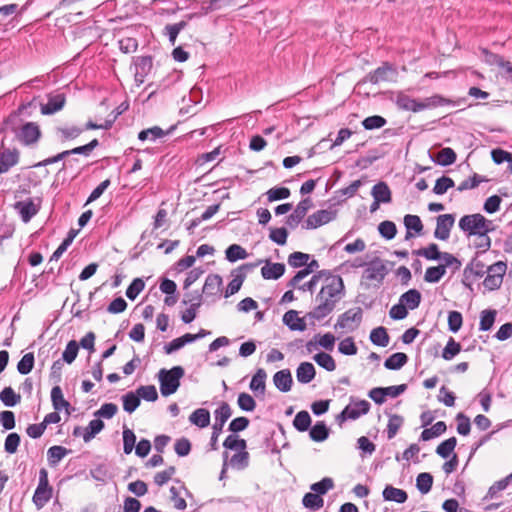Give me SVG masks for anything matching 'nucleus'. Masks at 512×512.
Masks as SVG:
<instances>
[{
  "instance_id": "1",
  "label": "nucleus",
  "mask_w": 512,
  "mask_h": 512,
  "mask_svg": "<svg viewBox=\"0 0 512 512\" xmlns=\"http://www.w3.org/2000/svg\"><path fill=\"white\" fill-rule=\"evenodd\" d=\"M458 226L468 237L490 233L494 230L493 222L480 213L464 215L460 218Z\"/></svg>"
},
{
  "instance_id": "2",
  "label": "nucleus",
  "mask_w": 512,
  "mask_h": 512,
  "mask_svg": "<svg viewBox=\"0 0 512 512\" xmlns=\"http://www.w3.org/2000/svg\"><path fill=\"white\" fill-rule=\"evenodd\" d=\"M231 415L232 410L227 402H222L215 410V423L212 427V435L210 439V447L212 450L218 449V437L221 434L226 421L231 417Z\"/></svg>"
},
{
  "instance_id": "3",
  "label": "nucleus",
  "mask_w": 512,
  "mask_h": 512,
  "mask_svg": "<svg viewBox=\"0 0 512 512\" xmlns=\"http://www.w3.org/2000/svg\"><path fill=\"white\" fill-rule=\"evenodd\" d=\"M53 488L49 484L48 471L45 468L39 470V482L33 495V503L37 508H42L52 498Z\"/></svg>"
},
{
  "instance_id": "4",
  "label": "nucleus",
  "mask_w": 512,
  "mask_h": 512,
  "mask_svg": "<svg viewBox=\"0 0 512 512\" xmlns=\"http://www.w3.org/2000/svg\"><path fill=\"white\" fill-rule=\"evenodd\" d=\"M261 262L262 261H259L258 263H244L236 269H233L231 272L233 279L227 285L225 297L228 298L237 293L245 281L247 273L256 268Z\"/></svg>"
},
{
  "instance_id": "5",
  "label": "nucleus",
  "mask_w": 512,
  "mask_h": 512,
  "mask_svg": "<svg viewBox=\"0 0 512 512\" xmlns=\"http://www.w3.org/2000/svg\"><path fill=\"white\" fill-rule=\"evenodd\" d=\"M507 270V264L503 261H498L487 267V276L483 281V285L490 291L500 288L503 277Z\"/></svg>"
},
{
  "instance_id": "6",
  "label": "nucleus",
  "mask_w": 512,
  "mask_h": 512,
  "mask_svg": "<svg viewBox=\"0 0 512 512\" xmlns=\"http://www.w3.org/2000/svg\"><path fill=\"white\" fill-rule=\"evenodd\" d=\"M344 296V283L343 279L338 275H329L325 279V284L322 286L317 298L334 297L341 299Z\"/></svg>"
},
{
  "instance_id": "7",
  "label": "nucleus",
  "mask_w": 512,
  "mask_h": 512,
  "mask_svg": "<svg viewBox=\"0 0 512 512\" xmlns=\"http://www.w3.org/2000/svg\"><path fill=\"white\" fill-rule=\"evenodd\" d=\"M370 403L366 400L351 403L347 405L341 413L337 416L336 420L341 425L347 420H356L360 416L365 415L369 412Z\"/></svg>"
},
{
  "instance_id": "8",
  "label": "nucleus",
  "mask_w": 512,
  "mask_h": 512,
  "mask_svg": "<svg viewBox=\"0 0 512 512\" xmlns=\"http://www.w3.org/2000/svg\"><path fill=\"white\" fill-rule=\"evenodd\" d=\"M363 311L360 307L352 308L339 315L334 329L353 331L362 321Z\"/></svg>"
},
{
  "instance_id": "9",
  "label": "nucleus",
  "mask_w": 512,
  "mask_h": 512,
  "mask_svg": "<svg viewBox=\"0 0 512 512\" xmlns=\"http://www.w3.org/2000/svg\"><path fill=\"white\" fill-rule=\"evenodd\" d=\"M398 76L396 68L388 62H385L382 66L370 72L366 79L372 84H378L380 82H393L396 81Z\"/></svg>"
},
{
  "instance_id": "10",
  "label": "nucleus",
  "mask_w": 512,
  "mask_h": 512,
  "mask_svg": "<svg viewBox=\"0 0 512 512\" xmlns=\"http://www.w3.org/2000/svg\"><path fill=\"white\" fill-rule=\"evenodd\" d=\"M480 252L476 253V256L470 261L463 271V284L470 287V283L473 277H482L487 273V267L480 259Z\"/></svg>"
},
{
  "instance_id": "11",
  "label": "nucleus",
  "mask_w": 512,
  "mask_h": 512,
  "mask_svg": "<svg viewBox=\"0 0 512 512\" xmlns=\"http://www.w3.org/2000/svg\"><path fill=\"white\" fill-rule=\"evenodd\" d=\"M336 218V212L329 209H322L309 215L303 225L304 229L312 230L325 225Z\"/></svg>"
},
{
  "instance_id": "12",
  "label": "nucleus",
  "mask_w": 512,
  "mask_h": 512,
  "mask_svg": "<svg viewBox=\"0 0 512 512\" xmlns=\"http://www.w3.org/2000/svg\"><path fill=\"white\" fill-rule=\"evenodd\" d=\"M339 298L334 297H324V298H317L316 301L319 302V304L310 311L307 316L314 319V320H321L327 315H329L335 308L336 303L339 301Z\"/></svg>"
},
{
  "instance_id": "13",
  "label": "nucleus",
  "mask_w": 512,
  "mask_h": 512,
  "mask_svg": "<svg viewBox=\"0 0 512 512\" xmlns=\"http://www.w3.org/2000/svg\"><path fill=\"white\" fill-rule=\"evenodd\" d=\"M455 223V216L453 214H442L436 219V228L434 237L438 240L446 241L450 237L451 229Z\"/></svg>"
},
{
  "instance_id": "14",
  "label": "nucleus",
  "mask_w": 512,
  "mask_h": 512,
  "mask_svg": "<svg viewBox=\"0 0 512 512\" xmlns=\"http://www.w3.org/2000/svg\"><path fill=\"white\" fill-rule=\"evenodd\" d=\"M312 200L308 197L303 200H301L293 213H291L287 219L286 224L294 229L298 226V224L303 220V218L306 216L308 210L312 207Z\"/></svg>"
},
{
  "instance_id": "15",
  "label": "nucleus",
  "mask_w": 512,
  "mask_h": 512,
  "mask_svg": "<svg viewBox=\"0 0 512 512\" xmlns=\"http://www.w3.org/2000/svg\"><path fill=\"white\" fill-rule=\"evenodd\" d=\"M20 153L17 149L0 148V174L8 172L18 164Z\"/></svg>"
},
{
  "instance_id": "16",
  "label": "nucleus",
  "mask_w": 512,
  "mask_h": 512,
  "mask_svg": "<svg viewBox=\"0 0 512 512\" xmlns=\"http://www.w3.org/2000/svg\"><path fill=\"white\" fill-rule=\"evenodd\" d=\"M41 136L39 126L34 122L25 123L19 133L18 138L24 145L36 143Z\"/></svg>"
},
{
  "instance_id": "17",
  "label": "nucleus",
  "mask_w": 512,
  "mask_h": 512,
  "mask_svg": "<svg viewBox=\"0 0 512 512\" xmlns=\"http://www.w3.org/2000/svg\"><path fill=\"white\" fill-rule=\"evenodd\" d=\"M48 102L41 105V113L43 115H52L63 109L66 98L63 93L48 94Z\"/></svg>"
},
{
  "instance_id": "18",
  "label": "nucleus",
  "mask_w": 512,
  "mask_h": 512,
  "mask_svg": "<svg viewBox=\"0 0 512 512\" xmlns=\"http://www.w3.org/2000/svg\"><path fill=\"white\" fill-rule=\"evenodd\" d=\"M387 274L386 266L379 259L372 261L365 269L364 278L369 281L381 282Z\"/></svg>"
},
{
  "instance_id": "19",
  "label": "nucleus",
  "mask_w": 512,
  "mask_h": 512,
  "mask_svg": "<svg viewBox=\"0 0 512 512\" xmlns=\"http://www.w3.org/2000/svg\"><path fill=\"white\" fill-rule=\"evenodd\" d=\"M14 207L19 212L22 221L25 223L29 222L39 210L38 206L32 199L18 201L14 204Z\"/></svg>"
},
{
  "instance_id": "20",
  "label": "nucleus",
  "mask_w": 512,
  "mask_h": 512,
  "mask_svg": "<svg viewBox=\"0 0 512 512\" xmlns=\"http://www.w3.org/2000/svg\"><path fill=\"white\" fill-rule=\"evenodd\" d=\"M395 104L401 110L412 111L414 113L423 111V106H420V101L410 96L399 92L395 99Z\"/></svg>"
},
{
  "instance_id": "21",
  "label": "nucleus",
  "mask_w": 512,
  "mask_h": 512,
  "mask_svg": "<svg viewBox=\"0 0 512 512\" xmlns=\"http://www.w3.org/2000/svg\"><path fill=\"white\" fill-rule=\"evenodd\" d=\"M285 273V265L283 263H272L265 260V265L261 268V275L266 280H277Z\"/></svg>"
},
{
  "instance_id": "22",
  "label": "nucleus",
  "mask_w": 512,
  "mask_h": 512,
  "mask_svg": "<svg viewBox=\"0 0 512 512\" xmlns=\"http://www.w3.org/2000/svg\"><path fill=\"white\" fill-rule=\"evenodd\" d=\"M184 375V369L181 366H175L170 370L161 369L158 373L160 384H180L179 381Z\"/></svg>"
},
{
  "instance_id": "23",
  "label": "nucleus",
  "mask_w": 512,
  "mask_h": 512,
  "mask_svg": "<svg viewBox=\"0 0 512 512\" xmlns=\"http://www.w3.org/2000/svg\"><path fill=\"white\" fill-rule=\"evenodd\" d=\"M283 323L292 331L306 330V323L298 316L296 310H289L283 315Z\"/></svg>"
},
{
  "instance_id": "24",
  "label": "nucleus",
  "mask_w": 512,
  "mask_h": 512,
  "mask_svg": "<svg viewBox=\"0 0 512 512\" xmlns=\"http://www.w3.org/2000/svg\"><path fill=\"white\" fill-rule=\"evenodd\" d=\"M382 496L385 501L396 502L398 504L405 503L408 499V494L405 490L395 488L392 485H386Z\"/></svg>"
},
{
  "instance_id": "25",
  "label": "nucleus",
  "mask_w": 512,
  "mask_h": 512,
  "mask_svg": "<svg viewBox=\"0 0 512 512\" xmlns=\"http://www.w3.org/2000/svg\"><path fill=\"white\" fill-rule=\"evenodd\" d=\"M371 195L374 200L377 202H382L384 204L390 203L392 201V193L385 182H378L372 187Z\"/></svg>"
},
{
  "instance_id": "26",
  "label": "nucleus",
  "mask_w": 512,
  "mask_h": 512,
  "mask_svg": "<svg viewBox=\"0 0 512 512\" xmlns=\"http://www.w3.org/2000/svg\"><path fill=\"white\" fill-rule=\"evenodd\" d=\"M463 100L453 101L447 99L439 94L432 95L430 97L425 98L423 101H420V106H423V110L428 108H435L438 106L444 105H459Z\"/></svg>"
},
{
  "instance_id": "27",
  "label": "nucleus",
  "mask_w": 512,
  "mask_h": 512,
  "mask_svg": "<svg viewBox=\"0 0 512 512\" xmlns=\"http://www.w3.org/2000/svg\"><path fill=\"white\" fill-rule=\"evenodd\" d=\"M421 299V293L417 289H410L400 296L399 302L408 310H415L419 307Z\"/></svg>"
},
{
  "instance_id": "28",
  "label": "nucleus",
  "mask_w": 512,
  "mask_h": 512,
  "mask_svg": "<svg viewBox=\"0 0 512 512\" xmlns=\"http://www.w3.org/2000/svg\"><path fill=\"white\" fill-rule=\"evenodd\" d=\"M222 277L218 274H209L206 277L204 286H203V294L206 296H215L220 292L222 286Z\"/></svg>"
},
{
  "instance_id": "29",
  "label": "nucleus",
  "mask_w": 512,
  "mask_h": 512,
  "mask_svg": "<svg viewBox=\"0 0 512 512\" xmlns=\"http://www.w3.org/2000/svg\"><path fill=\"white\" fill-rule=\"evenodd\" d=\"M330 430L324 421H317L309 429V437L315 442H323L329 437Z\"/></svg>"
},
{
  "instance_id": "30",
  "label": "nucleus",
  "mask_w": 512,
  "mask_h": 512,
  "mask_svg": "<svg viewBox=\"0 0 512 512\" xmlns=\"http://www.w3.org/2000/svg\"><path fill=\"white\" fill-rule=\"evenodd\" d=\"M404 226L407 229L405 238L408 240L413 237L411 231H414L417 234H420L423 230V224L419 216L407 214L404 217Z\"/></svg>"
},
{
  "instance_id": "31",
  "label": "nucleus",
  "mask_w": 512,
  "mask_h": 512,
  "mask_svg": "<svg viewBox=\"0 0 512 512\" xmlns=\"http://www.w3.org/2000/svg\"><path fill=\"white\" fill-rule=\"evenodd\" d=\"M315 376V368L310 362L301 363L296 370V377L298 382L302 384L309 383Z\"/></svg>"
},
{
  "instance_id": "32",
  "label": "nucleus",
  "mask_w": 512,
  "mask_h": 512,
  "mask_svg": "<svg viewBox=\"0 0 512 512\" xmlns=\"http://www.w3.org/2000/svg\"><path fill=\"white\" fill-rule=\"evenodd\" d=\"M210 419V412L205 408H198L189 416V421L199 428H205L209 426Z\"/></svg>"
},
{
  "instance_id": "33",
  "label": "nucleus",
  "mask_w": 512,
  "mask_h": 512,
  "mask_svg": "<svg viewBox=\"0 0 512 512\" xmlns=\"http://www.w3.org/2000/svg\"><path fill=\"white\" fill-rule=\"evenodd\" d=\"M51 401L53 408L56 411H61L63 409L68 410V408L70 407V403L67 400H65L60 386H53L51 391Z\"/></svg>"
},
{
  "instance_id": "34",
  "label": "nucleus",
  "mask_w": 512,
  "mask_h": 512,
  "mask_svg": "<svg viewBox=\"0 0 512 512\" xmlns=\"http://www.w3.org/2000/svg\"><path fill=\"white\" fill-rule=\"evenodd\" d=\"M123 409L127 413H133L140 405L141 399L136 391H130L122 396Z\"/></svg>"
},
{
  "instance_id": "35",
  "label": "nucleus",
  "mask_w": 512,
  "mask_h": 512,
  "mask_svg": "<svg viewBox=\"0 0 512 512\" xmlns=\"http://www.w3.org/2000/svg\"><path fill=\"white\" fill-rule=\"evenodd\" d=\"M413 254L422 256L427 260H440L443 252L439 251V247L436 243H430L427 247L420 248L413 251Z\"/></svg>"
},
{
  "instance_id": "36",
  "label": "nucleus",
  "mask_w": 512,
  "mask_h": 512,
  "mask_svg": "<svg viewBox=\"0 0 512 512\" xmlns=\"http://www.w3.org/2000/svg\"><path fill=\"white\" fill-rule=\"evenodd\" d=\"M104 429V422L97 418L89 422L88 426L84 429L83 440L84 442L91 441L98 433Z\"/></svg>"
},
{
  "instance_id": "37",
  "label": "nucleus",
  "mask_w": 512,
  "mask_h": 512,
  "mask_svg": "<svg viewBox=\"0 0 512 512\" xmlns=\"http://www.w3.org/2000/svg\"><path fill=\"white\" fill-rule=\"evenodd\" d=\"M447 429L444 421L436 422L431 428H426L422 431L420 439L422 441H429L434 437H438L443 434Z\"/></svg>"
},
{
  "instance_id": "38",
  "label": "nucleus",
  "mask_w": 512,
  "mask_h": 512,
  "mask_svg": "<svg viewBox=\"0 0 512 512\" xmlns=\"http://www.w3.org/2000/svg\"><path fill=\"white\" fill-rule=\"evenodd\" d=\"M389 335L385 327L374 328L370 333V341L380 347H386L389 344Z\"/></svg>"
},
{
  "instance_id": "39",
  "label": "nucleus",
  "mask_w": 512,
  "mask_h": 512,
  "mask_svg": "<svg viewBox=\"0 0 512 512\" xmlns=\"http://www.w3.org/2000/svg\"><path fill=\"white\" fill-rule=\"evenodd\" d=\"M311 421L310 414L307 411L302 410L295 415L293 419V426L297 431L305 432L310 429Z\"/></svg>"
},
{
  "instance_id": "40",
  "label": "nucleus",
  "mask_w": 512,
  "mask_h": 512,
  "mask_svg": "<svg viewBox=\"0 0 512 512\" xmlns=\"http://www.w3.org/2000/svg\"><path fill=\"white\" fill-rule=\"evenodd\" d=\"M408 361V356L403 352H397L389 356L385 362V368L389 370H397L404 366Z\"/></svg>"
},
{
  "instance_id": "41",
  "label": "nucleus",
  "mask_w": 512,
  "mask_h": 512,
  "mask_svg": "<svg viewBox=\"0 0 512 512\" xmlns=\"http://www.w3.org/2000/svg\"><path fill=\"white\" fill-rule=\"evenodd\" d=\"M0 400L7 407H14L21 401L20 394L14 392L11 386H6L0 392Z\"/></svg>"
},
{
  "instance_id": "42",
  "label": "nucleus",
  "mask_w": 512,
  "mask_h": 512,
  "mask_svg": "<svg viewBox=\"0 0 512 512\" xmlns=\"http://www.w3.org/2000/svg\"><path fill=\"white\" fill-rule=\"evenodd\" d=\"M226 259L229 262H236L238 260H243L248 257L247 251L238 244H232L225 250Z\"/></svg>"
},
{
  "instance_id": "43",
  "label": "nucleus",
  "mask_w": 512,
  "mask_h": 512,
  "mask_svg": "<svg viewBox=\"0 0 512 512\" xmlns=\"http://www.w3.org/2000/svg\"><path fill=\"white\" fill-rule=\"evenodd\" d=\"M68 452L69 450L63 446L54 445L50 447L47 451L49 465L52 467L56 466Z\"/></svg>"
},
{
  "instance_id": "44",
  "label": "nucleus",
  "mask_w": 512,
  "mask_h": 512,
  "mask_svg": "<svg viewBox=\"0 0 512 512\" xmlns=\"http://www.w3.org/2000/svg\"><path fill=\"white\" fill-rule=\"evenodd\" d=\"M456 158L455 151L450 147H446L441 149L433 160L441 166H449L456 161Z\"/></svg>"
},
{
  "instance_id": "45",
  "label": "nucleus",
  "mask_w": 512,
  "mask_h": 512,
  "mask_svg": "<svg viewBox=\"0 0 512 512\" xmlns=\"http://www.w3.org/2000/svg\"><path fill=\"white\" fill-rule=\"evenodd\" d=\"M302 504L305 508L316 511L323 507L324 500L321 496L317 495L316 493L308 492L304 495L302 499Z\"/></svg>"
},
{
  "instance_id": "46",
  "label": "nucleus",
  "mask_w": 512,
  "mask_h": 512,
  "mask_svg": "<svg viewBox=\"0 0 512 512\" xmlns=\"http://www.w3.org/2000/svg\"><path fill=\"white\" fill-rule=\"evenodd\" d=\"M497 311L493 309L483 310L480 314V323L479 330L480 331H489L496 319Z\"/></svg>"
},
{
  "instance_id": "47",
  "label": "nucleus",
  "mask_w": 512,
  "mask_h": 512,
  "mask_svg": "<svg viewBox=\"0 0 512 512\" xmlns=\"http://www.w3.org/2000/svg\"><path fill=\"white\" fill-rule=\"evenodd\" d=\"M457 445V439L456 437H450L443 442H441L437 448L436 453L440 457L447 459L451 456L452 452L454 451L455 447Z\"/></svg>"
},
{
  "instance_id": "48",
  "label": "nucleus",
  "mask_w": 512,
  "mask_h": 512,
  "mask_svg": "<svg viewBox=\"0 0 512 512\" xmlns=\"http://www.w3.org/2000/svg\"><path fill=\"white\" fill-rule=\"evenodd\" d=\"M433 485V476L428 472L420 473L416 478V487L421 494L430 492Z\"/></svg>"
},
{
  "instance_id": "49",
  "label": "nucleus",
  "mask_w": 512,
  "mask_h": 512,
  "mask_svg": "<svg viewBox=\"0 0 512 512\" xmlns=\"http://www.w3.org/2000/svg\"><path fill=\"white\" fill-rule=\"evenodd\" d=\"M404 423V418L400 415L393 414L390 415L388 424H387V438L389 440L393 439L398 430L401 428V426Z\"/></svg>"
},
{
  "instance_id": "50",
  "label": "nucleus",
  "mask_w": 512,
  "mask_h": 512,
  "mask_svg": "<svg viewBox=\"0 0 512 512\" xmlns=\"http://www.w3.org/2000/svg\"><path fill=\"white\" fill-rule=\"evenodd\" d=\"M122 435H123V451L126 455H129L135 447L136 435L133 432V430H131L130 428H128L125 425L123 427Z\"/></svg>"
},
{
  "instance_id": "51",
  "label": "nucleus",
  "mask_w": 512,
  "mask_h": 512,
  "mask_svg": "<svg viewBox=\"0 0 512 512\" xmlns=\"http://www.w3.org/2000/svg\"><path fill=\"white\" fill-rule=\"evenodd\" d=\"M196 302L192 303L181 315V319L184 323H191L197 315V310L201 306L202 294L195 296Z\"/></svg>"
},
{
  "instance_id": "52",
  "label": "nucleus",
  "mask_w": 512,
  "mask_h": 512,
  "mask_svg": "<svg viewBox=\"0 0 512 512\" xmlns=\"http://www.w3.org/2000/svg\"><path fill=\"white\" fill-rule=\"evenodd\" d=\"M445 273L446 270H444V266L428 267L424 275V280L428 283H437L442 279Z\"/></svg>"
},
{
  "instance_id": "53",
  "label": "nucleus",
  "mask_w": 512,
  "mask_h": 512,
  "mask_svg": "<svg viewBox=\"0 0 512 512\" xmlns=\"http://www.w3.org/2000/svg\"><path fill=\"white\" fill-rule=\"evenodd\" d=\"M378 231L384 239L391 240L397 234V227L394 222L385 220L378 225Z\"/></svg>"
},
{
  "instance_id": "54",
  "label": "nucleus",
  "mask_w": 512,
  "mask_h": 512,
  "mask_svg": "<svg viewBox=\"0 0 512 512\" xmlns=\"http://www.w3.org/2000/svg\"><path fill=\"white\" fill-rule=\"evenodd\" d=\"M333 487H334L333 479L329 478V477H324L320 481L313 483L310 486V489L317 495L322 496V495L326 494Z\"/></svg>"
},
{
  "instance_id": "55",
  "label": "nucleus",
  "mask_w": 512,
  "mask_h": 512,
  "mask_svg": "<svg viewBox=\"0 0 512 512\" xmlns=\"http://www.w3.org/2000/svg\"><path fill=\"white\" fill-rule=\"evenodd\" d=\"M313 359L319 366L323 367L327 371H333L336 368L333 357L328 353L319 352L314 355Z\"/></svg>"
},
{
  "instance_id": "56",
  "label": "nucleus",
  "mask_w": 512,
  "mask_h": 512,
  "mask_svg": "<svg viewBox=\"0 0 512 512\" xmlns=\"http://www.w3.org/2000/svg\"><path fill=\"white\" fill-rule=\"evenodd\" d=\"M512 480V473L507 477L496 481L489 489L484 499H493L496 494L502 490H505Z\"/></svg>"
},
{
  "instance_id": "57",
  "label": "nucleus",
  "mask_w": 512,
  "mask_h": 512,
  "mask_svg": "<svg viewBox=\"0 0 512 512\" xmlns=\"http://www.w3.org/2000/svg\"><path fill=\"white\" fill-rule=\"evenodd\" d=\"M165 135L166 133L160 127L154 126L140 131L138 134V139L141 141H145L147 139L154 141L164 137Z\"/></svg>"
},
{
  "instance_id": "58",
  "label": "nucleus",
  "mask_w": 512,
  "mask_h": 512,
  "mask_svg": "<svg viewBox=\"0 0 512 512\" xmlns=\"http://www.w3.org/2000/svg\"><path fill=\"white\" fill-rule=\"evenodd\" d=\"M79 351V344L75 340H71L65 347L62 353V360L68 364H71L77 357Z\"/></svg>"
},
{
  "instance_id": "59",
  "label": "nucleus",
  "mask_w": 512,
  "mask_h": 512,
  "mask_svg": "<svg viewBox=\"0 0 512 512\" xmlns=\"http://www.w3.org/2000/svg\"><path fill=\"white\" fill-rule=\"evenodd\" d=\"M487 179L483 176L478 175L477 173H474L472 177L463 180L457 187V190L460 192H463L465 190L474 189L476 188L480 183L486 182Z\"/></svg>"
},
{
  "instance_id": "60",
  "label": "nucleus",
  "mask_w": 512,
  "mask_h": 512,
  "mask_svg": "<svg viewBox=\"0 0 512 512\" xmlns=\"http://www.w3.org/2000/svg\"><path fill=\"white\" fill-rule=\"evenodd\" d=\"M151 68L152 58L149 56L140 57L136 63L135 80H138V76L145 77Z\"/></svg>"
},
{
  "instance_id": "61",
  "label": "nucleus",
  "mask_w": 512,
  "mask_h": 512,
  "mask_svg": "<svg viewBox=\"0 0 512 512\" xmlns=\"http://www.w3.org/2000/svg\"><path fill=\"white\" fill-rule=\"evenodd\" d=\"M387 123L386 119L380 115H373L365 118L362 125L366 130L380 129Z\"/></svg>"
},
{
  "instance_id": "62",
  "label": "nucleus",
  "mask_w": 512,
  "mask_h": 512,
  "mask_svg": "<svg viewBox=\"0 0 512 512\" xmlns=\"http://www.w3.org/2000/svg\"><path fill=\"white\" fill-rule=\"evenodd\" d=\"M310 255L303 252H293L288 256V264L293 268L306 266Z\"/></svg>"
},
{
  "instance_id": "63",
  "label": "nucleus",
  "mask_w": 512,
  "mask_h": 512,
  "mask_svg": "<svg viewBox=\"0 0 512 512\" xmlns=\"http://www.w3.org/2000/svg\"><path fill=\"white\" fill-rule=\"evenodd\" d=\"M145 283L141 278H135L126 290V296L130 300H135L143 291Z\"/></svg>"
},
{
  "instance_id": "64",
  "label": "nucleus",
  "mask_w": 512,
  "mask_h": 512,
  "mask_svg": "<svg viewBox=\"0 0 512 512\" xmlns=\"http://www.w3.org/2000/svg\"><path fill=\"white\" fill-rule=\"evenodd\" d=\"M237 404L241 410L246 412H251L256 407L254 398L248 393H240L238 396Z\"/></svg>"
}]
</instances>
